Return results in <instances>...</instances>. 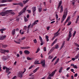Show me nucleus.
Here are the masks:
<instances>
[{
    "instance_id": "f257e3e1",
    "label": "nucleus",
    "mask_w": 79,
    "mask_h": 79,
    "mask_svg": "<svg viewBox=\"0 0 79 79\" xmlns=\"http://www.w3.org/2000/svg\"><path fill=\"white\" fill-rule=\"evenodd\" d=\"M68 9L67 8H66L65 9L64 11V14L63 15V16L62 18L61 23H63V21L64 19H65L66 18V16H67V15H68Z\"/></svg>"
},
{
    "instance_id": "f03ea898",
    "label": "nucleus",
    "mask_w": 79,
    "mask_h": 79,
    "mask_svg": "<svg viewBox=\"0 0 79 79\" xmlns=\"http://www.w3.org/2000/svg\"><path fill=\"white\" fill-rule=\"evenodd\" d=\"M27 26H24V28H23V30H22H22H20L19 31V32L20 34L21 35H23L24 34V32H26V30L27 29Z\"/></svg>"
},
{
    "instance_id": "7ed1b4c3",
    "label": "nucleus",
    "mask_w": 79,
    "mask_h": 79,
    "mask_svg": "<svg viewBox=\"0 0 79 79\" xmlns=\"http://www.w3.org/2000/svg\"><path fill=\"white\" fill-rule=\"evenodd\" d=\"M10 13V11L9 10H6L4 12H0V15H2V16H4L8 15Z\"/></svg>"
},
{
    "instance_id": "20e7f679",
    "label": "nucleus",
    "mask_w": 79,
    "mask_h": 79,
    "mask_svg": "<svg viewBox=\"0 0 79 79\" xmlns=\"http://www.w3.org/2000/svg\"><path fill=\"white\" fill-rule=\"evenodd\" d=\"M28 7V6H26L25 7H24L22 10L20 12V15H21L23 13H25L26 12V10Z\"/></svg>"
},
{
    "instance_id": "39448f33",
    "label": "nucleus",
    "mask_w": 79,
    "mask_h": 79,
    "mask_svg": "<svg viewBox=\"0 0 79 79\" xmlns=\"http://www.w3.org/2000/svg\"><path fill=\"white\" fill-rule=\"evenodd\" d=\"M40 64H41L42 66L44 67L45 65V60H43L41 61V63H40Z\"/></svg>"
},
{
    "instance_id": "423d86ee",
    "label": "nucleus",
    "mask_w": 79,
    "mask_h": 79,
    "mask_svg": "<svg viewBox=\"0 0 79 79\" xmlns=\"http://www.w3.org/2000/svg\"><path fill=\"white\" fill-rule=\"evenodd\" d=\"M56 71H57V70H55V71L52 73L51 74H49L48 77H50V76L51 77H53V76H54V74H55V72H56Z\"/></svg>"
},
{
    "instance_id": "0eeeda50",
    "label": "nucleus",
    "mask_w": 79,
    "mask_h": 79,
    "mask_svg": "<svg viewBox=\"0 0 79 79\" xmlns=\"http://www.w3.org/2000/svg\"><path fill=\"white\" fill-rule=\"evenodd\" d=\"M23 72L20 71L19 73L18 76L20 78L23 77Z\"/></svg>"
},
{
    "instance_id": "6e6552de",
    "label": "nucleus",
    "mask_w": 79,
    "mask_h": 79,
    "mask_svg": "<svg viewBox=\"0 0 79 79\" xmlns=\"http://www.w3.org/2000/svg\"><path fill=\"white\" fill-rule=\"evenodd\" d=\"M15 34H16V30L15 29H13L12 31L11 34L12 35H15Z\"/></svg>"
},
{
    "instance_id": "1a4fd4ad",
    "label": "nucleus",
    "mask_w": 79,
    "mask_h": 79,
    "mask_svg": "<svg viewBox=\"0 0 79 79\" xmlns=\"http://www.w3.org/2000/svg\"><path fill=\"white\" fill-rule=\"evenodd\" d=\"M24 52L25 54H26V55H29V54L30 53V52H29V51L27 50H25Z\"/></svg>"
},
{
    "instance_id": "9d476101",
    "label": "nucleus",
    "mask_w": 79,
    "mask_h": 79,
    "mask_svg": "<svg viewBox=\"0 0 79 79\" xmlns=\"http://www.w3.org/2000/svg\"><path fill=\"white\" fill-rule=\"evenodd\" d=\"M6 31L5 28H2L0 29V32H1L2 34H3V31Z\"/></svg>"
},
{
    "instance_id": "9b49d317",
    "label": "nucleus",
    "mask_w": 79,
    "mask_h": 79,
    "mask_svg": "<svg viewBox=\"0 0 79 79\" xmlns=\"http://www.w3.org/2000/svg\"><path fill=\"white\" fill-rule=\"evenodd\" d=\"M31 9H32V11L33 13H34V12H35V11H36V7L34 6Z\"/></svg>"
},
{
    "instance_id": "f8f14e48",
    "label": "nucleus",
    "mask_w": 79,
    "mask_h": 79,
    "mask_svg": "<svg viewBox=\"0 0 79 79\" xmlns=\"http://www.w3.org/2000/svg\"><path fill=\"white\" fill-rule=\"evenodd\" d=\"M60 13H63V6L62 5L60 7Z\"/></svg>"
},
{
    "instance_id": "ddd939ff",
    "label": "nucleus",
    "mask_w": 79,
    "mask_h": 79,
    "mask_svg": "<svg viewBox=\"0 0 79 79\" xmlns=\"http://www.w3.org/2000/svg\"><path fill=\"white\" fill-rule=\"evenodd\" d=\"M30 27H31V24L29 25L28 27H27V33H29V29H30Z\"/></svg>"
},
{
    "instance_id": "4468645a",
    "label": "nucleus",
    "mask_w": 79,
    "mask_h": 79,
    "mask_svg": "<svg viewBox=\"0 0 79 79\" xmlns=\"http://www.w3.org/2000/svg\"><path fill=\"white\" fill-rule=\"evenodd\" d=\"M72 37V33H71V31H69V37L71 38Z\"/></svg>"
},
{
    "instance_id": "2eb2a0df",
    "label": "nucleus",
    "mask_w": 79,
    "mask_h": 79,
    "mask_svg": "<svg viewBox=\"0 0 79 79\" xmlns=\"http://www.w3.org/2000/svg\"><path fill=\"white\" fill-rule=\"evenodd\" d=\"M63 67H60L59 69V73H62V70H63Z\"/></svg>"
},
{
    "instance_id": "dca6fc26",
    "label": "nucleus",
    "mask_w": 79,
    "mask_h": 79,
    "mask_svg": "<svg viewBox=\"0 0 79 79\" xmlns=\"http://www.w3.org/2000/svg\"><path fill=\"white\" fill-rule=\"evenodd\" d=\"M10 68L6 67V73H8L9 72V71H10Z\"/></svg>"
},
{
    "instance_id": "f3484780",
    "label": "nucleus",
    "mask_w": 79,
    "mask_h": 79,
    "mask_svg": "<svg viewBox=\"0 0 79 79\" xmlns=\"http://www.w3.org/2000/svg\"><path fill=\"white\" fill-rule=\"evenodd\" d=\"M64 44H65V41H64L62 43V44L61 47V49L63 48V47L64 46Z\"/></svg>"
},
{
    "instance_id": "a211bd4d",
    "label": "nucleus",
    "mask_w": 79,
    "mask_h": 79,
    "mask_svg": "<svg viewBox=\"0 0 79 79\" xmlns=\"http://www.w3.org/2000/svg\"><path fill=\"white\" fill-rule=\"evenodd\" d=\"M39 69V67H38L37 68H36L33 71V72L34 73H35L36 72H37V70H38V69Z\"/></svg>"
},
{
    "instance_id": "6ab92c4d",
    "label": "nucleus",
    "mask_w": 79,
    "mask_h": 79,
    "mask_svg": "<svg viewBox=\"0 0 79 79\" xmlns=\"http://www.w3.org/2000/svg\"><path fill=\"white\" fill-rule=\"evenodd\" d=\"M42 8L41 7H39V8H38V11L39 13H40L42 12Z\"/></svg>"
},
{
    "instance_id": "aec40b11",
    "label": "nucleus",
    "mask_w": 79,
    "mask_h": 79,
    "mask_svg": "<svg viewBox=\"0 0 79 79\" xmlns=\"http://www.w3.org/2000/svg\"><path fill=\"white\" fill-rule=\"evenodd\" d=\"M59 48V45L58 44H56L55 45V48H54V49L56 48V49H58Z\"/></svg>"
},
{
    "instance_id": "412c9836",
    "label": "nucleus",
    "mask_w": 79,
    "mask_h": 79,
    "mask_svg": "<svg viewBox=\"0 0 79 79\" xmlns=\"http://www.w3.org/2000/svg\"><path fill=\"white\" fill-rule=\"evenodd\" d=\"M48 37H48V36L47 35H46L45 36V39H46V41H47V42H48L49 40V39H48Z\"/></svg>"
},
{
    "instance_id": "4be33fe9",
    "label": "nucleus",
    "mask_w": 79,
    "mask_h": 79,
    "mask_svg": "<svg viewBox=\"0 0 79 79\" xmlns=\"http://www.w3.org/2000/svg\"><path fill=\"white\" fill-rule=\"evenodd\" d=\"M18 5H20V6H21V7H23L24 6V4H23L22 2H20L18 3Z\"/></svg>"
},
{
    "instance_id": "5701e85b",
    "label": "nucleus",
    "mask_w": 79,
    "mask_h": 79,
    "mask_svg": "<svg viewBox=\"0 0 79 79\" xmlns=\"http://www.w3.org/2000/svg\"><path fill=\"white\" fill-rule=\"evenodd\" d=\"M1 3H5V2H6V0H2L0 1Z\"/></svg>"
},
{
    "instance_id": "b1692460",
    "label": "nucleus",
    "mask_w": 79,
    "mask_h": 79,
    "mask_svg": "<svg viewBox=\"0 0 79 79\" xmlns=\"http://www.w3.org/2000/svg\"><path fill=\"white\" fill-rule=\"evenodd\" d=\"M7 11H10V12L8 14H9V13H10L11 15H13V14H14V12H11L12 11V10H7Z\"/></svg>"
},
{
    "instance_id": "393cba45",
    "label": "nucleus",
    "mask_w": 79,
    "mask_h": 79,
    "mask_svg": "<svg viewBox=\"0 0 79 79\" xmlns=\"http://www.w3.org/2000/svg\"><path fill=\"white\" fill-rule=\"evenodd\" d=\"M61 4H62V1L61 0L59 2V5L58 6H61Z\"/></svg>"
},
{
    "instance_id": "a878e982",
    "label": "nucleus",
    "mask_w": 79,
    "mask_h": 79,
    "mask_svg": "<svg viewBox=\"0 0 79 79\" xmlns=\"http://www.w3.org/2000/svg\"><path fill=\"white\" fill-rule=\"evenodd\" d=\"M1 53H5V50L1 49Z\"/></svg>"
},
{
    "instance_id": "bb28decb",
    "label": "nucleus",
    "mask_w": 79,
    "mask_h": 79,
    "mask_svg": "<svg viewBox=\"0 0 79 79\" xmlns=\"http://www.w3.org/2000/svg\"><path fill=\"white\" fill-rule=\"evenodd\" d=\"M2 47L3 48H6L8 47V45H2Z\"/></svg>"
},
{
    "instance_id": "cd10ccee",
    "label": "nucleus",
    "mask_w": 79,
    "mask_h": 79,
    "mask_svg": "<svg viewBox=\"0 0 79 79\" xmlns=\"http://www.w3.org/2000/svg\"><path fill=\"white\" fill-rule=\"evenodd\" d=\"M35 67V66L34 65H32L28 69H31L33 68H34Z\"/></svg>"
},
{
    "instance_id": "c85d7f7f",
    "label": "nucleus",
    "mask_w": 79,
    "mask_h": 79,
    "mask_svg": "<svg viewBox=\"0 0 79 79\" xmlns=\"http://www.w3.org/2000/svg\"><path fill=\"white\" fill-rule=\"evenodd\" d=\"M7 5L5 4H1L0 5V7H2V6H6Z\"/></svg>"
},
{
    "instance_id": "c756f323",
    "label": "nucleus",
    "mask_w": 79,
    "mask_h": 79,
    "mask_svg": "<svg viewBox=\"0 0 79 79\" xmlns=\"http://www.w3.org/2000/svg\"><path fill=\"white\" fill-rule=\"evenodd\" d=\"M39 60L35 61V63L36 64H40V63H39Z\"/></svg>"
},
{
    "instance_id": "7c9ffc66",
    "label": "nucleus",
    "mask_w": 79,
    "mask_h": 79,
    "mask_svg": "<svg viewBox=\"0 0 79 79\" xmlns=\"http://www.w3.org/2000/svg\"><path fill=\"white\" fill-rule=\"evenodd\" d=\"M75 57L76 60H77V59H78L79 58V54L76 55Z\"/></svg>"
},
{
    "instance_id": "2f4dec72",
    "label": "nucleus",
    "mask_w": 79,
    "mask_h": 79,
    "mask_svg": "<svg viewBox=\"0 0 79 79\" xmlns=\"http://www.w3.org/2000/svg\"><path fill=\"white\" fill-rule=\"evenodd\" d=\"M55 50V48L54 47H53L50 50V51L51 52H52L53 50Z\"/></svg>"
},
{
    "instance_id": "473e14b6",
    "label": "nucleus",
    "mask_w": 79,
    "mask_h": 79,
    "mask_svg": "<svg viewBox=\"0 0 79 79\" xmlns=\"http://www.w3.org/2000/svg\"><path fill=\"white\" fill-rule=\"evenodd\" d=\"M39 37L40 40L41 41V42H43V41H42V37H41V36H39Z\"/></svg>"
},
{
    "instance_id": "72a5a7b5",
    "label": "nucleus",
    "mask_w": 79,
    "mask_h": 79,
    "mask_svg": "<svg viewBox=\"0 0 79 79\" xmlns=\"http://www.w3.org/2000/svg\"><path fill=\"white\" fill-rule=\"evenodd\" d=\"M74 44L76 47H79V45L77 44V43H74Z\"/></svg>"
},
{
    "instance_id": "f704fd0d",
    "label": "nucleus",
    "mask_w": 79,
    "mask_h": 79,
    "mask_svg": "<svg viewBox=\"0 0 79 79\" xmlns=\"http://www.w3.org/2000/svg\"><path fill=\"white\" fill-rule=\"evenodd\" d=\"M56 58H57V56H55V57L52 60V62H53L54 60H55V59Z\"/></svg>"
},
{
    "instance_id": "c9c22d12",
    "label": "nucleus",
    "mask_w": 79,
    "mask_h": 79,
    "mask_svg": "<svg viewBox=\"0 0 79 79\" xmlns=\"http://www.w3.org/2000/svg\"><path fill=\"white\" fill-rule=\"evenodd\" d=\"M56 58H57V56H55V57L52 60V62H53L54 60H55V59Z\"/></svg>"
},
{
    "instance_id": "e433bc0d",
    "label": "nucleus",
    "mask_w": 79,
    "mask_h": 79,
    "mask_svg": "<svg viewBox=\"0 0 79 79\" xmlns=\"http://www.w3.org/2000/svg\"><path fill=\"white\" fill-rule=\"evenodd\" d=\"M40 51V48H38L37 49V51L35 52L36 53H38Z\"/></svg>"
},
{
    "instance_id": "4c0bfd02",
    "label": "nucleus",
    "mask_w": 79,
    "mask_h": 79,
    "mask_svg": "<svg viewBox=\"0 0 79 79\" xmlns=\"http://www.w3.org/2000/svg\"><path fill=\"white\" fill-rule=\"evenodd\" d=\"M27 0H26V1H23V4H26V3H27Z\"/></svg>"
},
{
    "instance_id": "58836bf2",
    "label": "nucleus",
    "mask_w": 79,
    "mask_h": 79,
    "mask_svg": "<svg viewBox=\"0 0 79 79\" xmlns=\"http://www.w3.org/2000/svg\"><path fill=\"white\" fill-rule=\"evenodd\" d=\"M69 19H70V16H69L68 17V18H67V19L66 20L67 21H69Z\"/></svg>"
},
{
    "instance_id": "ea45409f",
    "label": "nucleus",
    "mask_w": 79,
    "mask_h": 79,
    "mask_svg": "<svg viewBox=\"0 0 79 79\" xmlns=\"http://www.w3.org/2000/svg\"><path fill=\"white\" fill-rule=\"evenodd\" d=\"M56 19L57 21H58V15L56 14Z\"/></svg>"
},
{
    "instance_id": "a19ab883",
    "label": "nucleus",
    "mask_w": 79,
    "mask_h": 79,
    "mask_svg": "<svg viewBox=\"0 0 79 79\" xmlns=\"http://www.w3.org/2000/svg\"><path fill=\"white\" fill-rule=\"evenodd\" d=\"M43 50L44 52H46V51H47V49H46V47H44V48Z\"/></svg>"
},
{
    "instance_id": "79ce46f5",
    "label": "nucleus",
    "mask_w": 79,
    "mask_h": 79,
    "mask_svg": "<svg viewBox=\"0 0 79 79\" xmlns=\"http://www.w3.org/2000/svg\"><path fill=\"white\" fill-rule=\"evenodd\" d=\"M30 48V47H25V49H29V48Z\"/></svg>"
},
{
    "instance_id": "37998d69",
    "label": "nucleus",
    "mask_w": 79,
    "mask_h": 79,
    "mask_svg": "<svg viewBox=\"0 0 79 79\" xmlns=\"http://www.w3.org/2000/svg\"><path fill=\"white\" fill-rule=\"evenodd\" d=\"M27 60H32V59H31V58L30 57H27Z\"/></svg>"
},
{
    "instance_id": "c03bdc74",
    "label": "nucleus",
    "mask_w": 79,
    "mask_h": 79,
    "mask_svg": "<svg viewBox=\"0 0 79 79\" xmlns=\"http://www.w3.org/2000/svg\"><path fill=\"white\" fill-rule=\"evenodd\" d=\"M35 24H37V23H35V22L34 23H32V25L33 26H35Z\"/></svg>"
},
{
    "instance_id": "a18cd8bd",
    "label": "nucleus",
    "mask_w": 79,
    "mask_h": 79,
    "mask_svg": "<svg viewBox=\"0 0 79 79\" xmlns=\"http://www.w3.org/2000/svg\"><path fill=\"white\" fill-rule=\"evenodd\" d=\"M71 24V22L70 21L68 23V24H67V25L68 26H70Z\"/></svg>"
},
{
    "instance_id": "49530a36",
    "label": "nucleus",
    "mask_w": 79,
    "mask_h": 79,
    "mask_svg": "<svg viewBox=\"0 0 79 79\" xmlns=\"http://www.w3.org/2000/svg\"><path fill=\"white\" fill-rule=\"evenodd\" d=\"M0 40H3L2 36H0Z\"/></svg>"
},
{
    "instance_id": "de8ad7c7",
    "label": "nucleus",
    "mask_w": 79,
    "mask_h": 79,
    "mask_svg": "<svg viewBox=\"0 0 79 79\" xmlns=\"http://www.w3.org/2000/svg\"><path fill=\"white\" fill-rule=\"evenodd\" d=\"M33 42H34L35 44H36V43L37 42V40H36V39H35V40H33Z\"/></svg>"
},
{
    "instance_id": "09e8293b",
    "label": "nucleus",
    "mask_w": 79,
    "mask_h": 79,
    "mask_svg": "<svg viewBox=\"0 0 79 79\" xmlns=\"http://www.w3.org/2000/svg\"><path fill=\"white\" fill-rule=\"evenodd\" d=\"M24 19V21H25V22H27V21H28V19H27L26 18H25Z\"/></svg>"
},
{
    "instance_id": "8fccbe9b",
    "label": "nucleus",
    "mask_w": 79,
    "mask_h": 79,
    "mask_svg": "<svg viewBox=\"0 0 79 79\" xmlns=\"http://www.w3.org/2000/svg\"><path fill=\"white\" fill-rule=\"evenodd\" d=\"M26 68H24V71L23 72H22V73L23 74H24V73H25V72H26Z\"/></svg>"
},
{
    "instance_id": "3c124183",
    "label": "nucleus",
    "mask_w": 79,
    "mask_h": 79,
    "mask_svg": "<svg viewBox=\"0 0 79 79\" xmlns=\"http://www.w3.org/2000/svg\"><path fill=\"white\" fill-rule=\"evenodd\" d=\"M14 42H15V43L16 44H20V42H17L16 41H14Z\"/></svg>"
},
{
    "instance_id": "603ef678",
    "label": "nucleus",
    "mask_w": 79,
    "mask_h": 79,
    "mask_svg": "<svg viewBox=\"0 0 79 79\" xmlns=\"http://www.w3.org/2000/svg\"><path fill=\"white\" fill-rule=\"evenodd\" d=\"M6 1L7 2H11L13 1V0H6Z\"/></svg>"
},
{
    "instance_id": "864d4df0",
    "label": "nucleus",
    "mask_w": 79,
    "mask_h": 79,
    "mask_svg": "<svg viewBox=\"0 0 79 79\" xmlns=\"http://www.w3.org/2000/svg\"><path fill=\"white\" fill-rule=\"evenodd\" d=\"M53 58V56H49V57H48V59H52V58Z\"/></svg>"
},
{
    "instance_id": "5fc2aeb1",
    "label": "nucleus",
    "mask_w": 79,
    "mask_h": 79,
    "mask_svg": "<svg viewBox=\"0 0 79 79\" xmlns=\"http://www.w3.org/2000/svg\"><path fill=\"white\" fill-rule=\"evenodd\" d=\"M73 68L74 69H77V65H74L73 66Z\"/></svg>"
},
{
    "instance_id": "6e6d98bb",
    "label": "nucleus",
    "mask_w": 79,
    "mask_h": 79,
    "mask_svg": "<svg viewBox=\"0 0 79 79\" xmlns=\"http://www.w3.org/2000/svg\"><path fill=\"white\" fill-rule=\"evenodd\" d=\"M13 5H18V3H12Z\"/></svg>"
},
{
    "instance_id": "4d7b16f0",
    "label": "nucleus",
    "mask_w": 79,
    "mask_h": 79,
    "mask_svg": "<svg viewBox=\"0 0 79 79\" xmlns=\"http://www.w3.org/2000/svg\"><path fill=\"white\" fill-rule=\"evenodd\" d=\"M19 53H20V55H22L23 54V51H20L19 52Z\"/></svg>"
},
{
    "instance_id": "13d9d810",
    "label": "nucleus",
    "mask_w": 79,
    "mask_h": 79,
    "mask_svg": "<svg viewBox=\"0 0 79 79\" xmlns=\"http://www.w3.org/2000/svg\"><path fill=\"white\" fill-rule=\"evenodd\" d=\"M60 8V6H58L57 8V10H59Z\"/></svg>"
},
{
    "instance_id": "bf43d9fd",
    "label": "nucleus",
    "mask_w": 79,
    "mask_h": 79,
    "mask_svg": "<svg viewBox=\"0 0 79 79\" xmlns=\"http://www.w3.org/2000/svg\"><path fill=\"white\" fill-rule=\"evenodd\" d=\"M5 52L9 53V50H5Z\"/></svg>"
},
{
    "instance_id": "052dcab7",
    "label": "nucleus",
    "mask_w": 79,
    "mask_h": 79,
    "mask_svg": "<svg viewBox=\"0 0 79 79\" xmlns=\"http://www.w3.org/2000/svg\"><path fill=\"white\" fill-rule=\"evenodd\" d=\"M6 66H4L3 67V70H5V69H6Z\"/></svg>"
},
{
    "instance_id": "680f3d73",
    "label": "nucleus",
    "mask_w": 79,
    "mask_h": 79,
    "mask_svg": "<svg viewBox=\"0 0 79 79\" xmlns=\"http://www.w3.org/2000/svg\"><path fill=\"white\" fill-rule=\"evenodd\" d=\"M27 11L28 12V13H30L31 12V11L30 10H27Z\"/></svg>"
},
{
    "instance_id": "e2e57ef3",
    "label": "nucleus",
    "mask_w": 79,
    "mask_h": 79,
    "mask_svg": "<svg viewBox=\"0 0 79 79\" xmlns=\"http://www.w3.org/2000/svg\"><path fill=\"white\" fill-rule=\"evenodd\" d=\"M50 27H47V31L49 30V29H50Z\"/></svg>"
},
{
    "instance_id": "0e129e2a",
    "label": "nucleus",
    "mask_w": 79,
    "mask_h": 79,
    "mask_svg": "<svg viewBox=\"0 0 79 79\" xmlns=\"http://www.w3.org/2000/svg\"><path fill=\"white\" fill-rule=\"evenodd\" d=\"M2 37L3 38V40L5 39V38H6V35H4V36H2Z\"/></svg>"
},
{
    "instance_id": "69168bd1",
    "label": "nucleus",
    "mask_w": 79,
    "mask_h": 79,
    "mask_svg": "<svg viewBox=\"0 0 79 79\" xmlns=\"http://www.w3.org/2000/svg\"><path fill=\"white\" fill-rule=\"evenodd\" d=\"M17 41L18 42H21V39H19L17 40Z\"/></svg>"
},
{
    "instance_id": "338daca9",
    "label": "nucleus",
    "mask_w": 79,
    "mask_h": 79,
    "mask_svg": "<svg viewBox=\"0 0 79 79\" xmlns=\"http://www.w3.org/2000/svg\"><path fill=\"white\" fill-rule=\"evenodd\" d=\"M77 73H75L74 75V77H77Z\"/></svg>"
},
{
    "instance_id": "774afa93",
    "label": "nucleus",
    "mask_w": 79,
    "mask_h": 79,
    "mask_svg": "<svg viewBox=\"0 0 79 79\" xmlns=\"http://www.w3.org/2000/svg\"><path fill=\"white\" fill-rule=\"evenodd\" d=\"M47 79H52V77H48Z\"/></svg>"
}]
</instances>
